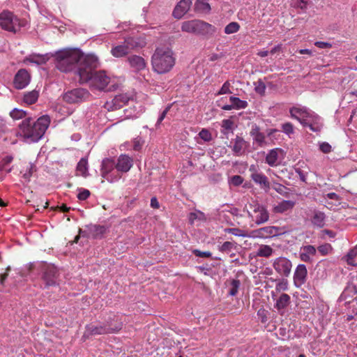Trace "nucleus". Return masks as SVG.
<instances>
[{
    "instance_id": "1",
    "label": "nucleus",
    "mask_w": 357,
    "mask_h": 357,
    "mask_svg": "<svg viewBox=\"0 0 357 357\" xmlns=\"http://www.w3.org/2000/svg\"><path fill=\"white\" fill-rule=\"evenodd\" d=\"M83 62L84 66H82L79 70V83L88 84L91 89L104 90L110 82V78L105 71L96 70L98 65L97 56L89 54V56L82 60Z\"/></svg>"
},
{
    "instance_id": "2",
    "label": "nucleus",
    "mask_w": 357,
    "mask_h": 357,
    "mask_svg": "<svg viewBox=\"0 0 357 357\" xmlns=\"http://www.w3.org/2000/svg\"><path fill=\"white\" fill-rule=\"evenodd\" d=\"M54 56L58 70L64 73L75 70L79 77V70L84 64L82 60L89 54H83L79 49L66 48L56 52Z\"/></svg>"
},
{
    "instance_id": "3",
    "label": "nucleus",
    "mask_w": 357,
    "mask_h": 357,
    "mask_svg": "<svg viewBox=\"0 0 357 357\" xmlns=\"http://www.w3.org/2000/svg\"><path fill=\"white\" fill-rule=\"evenodd\" d=\"M50 123L47 115L38 118L36 121L31 117L24 119L19 125L18 135L28 143L37 142L44 135Z\"/></svg>"
},
{
    "instance_id": "4",
    "label": "nucleus",
    "mask_w": 357,
    "mask_h": 357,
    "mask_svg": "<svg viewBox=\"0 0 357 357\" xmlns=\"http://www.w3.org/2000/svg\"><path fill=\"white\" fill-rule=\"evenodd\" d=\"M154 71L159 74L168 73L175 64L173 52L167 47L157 48L151 58Z\"/></svg>"
},
{
    "instance_id": "5",
    "label": "nucleus",
    "mask_w": 357,
    "mask_h": 357,
    "mask_svg": "<svg viewBox=\"0 0 357 357\" xmlns=\"http://www.w3.org/2000/svg\"><path fill=\"white\" fill-rule=\"evenodd\" d=\"M181 31L197 36H211L216 29L212 24L200 20H191L182 22Z\"/></svg>"
},
{
    "instance_id": "6",
    "label": "nucleus",
    "mask_w": 357,
    "mask_h": 357,
    "mask_svg": "<svg viewBox=\"0 0 357 357\" xmlns=\"http://www.w3.org/2000/svg\"><path fill=\"white\" fill-rule=\"evenodd\" d=\"M25 24V21L19 20L11 12L3 11L0 14V26L6 31L16 32Z\"/></svg>"
},
{
    "instance_id": "7",
    "label": "nucleus",
    "mask_w": 357,
    "mask_h": 357,
    "mask_svg": "<svg viewBox=\"0 0 357 357\" xmlns=\"http://www.w3.org/2000/svg\"><path fill=\"white\" fill-rule=\"evenodd\" d=\"M115 160L112 158H105L101 164V176L109 183H114L121 178V175L115 167Z\"/></svg>"
},
{
    "instance_id": "8",
    "label": "nucleus",
    "mask_w": 357,
    "mask_h": 357,
    "mask_svg": "<svg viewBox=\"0 0 357 357\" xmlns=\"http://www.w3.org/2000/svg\"><path fill=\"white\" fill-rule=\"evenodd\" d=\"M91 94L89 91L83 88H76L65 92L62 98L68 104H79L89 99Z\"/></svg>"
},
{
    "instance_id": "9",
    "label": "nucleus",
    "mask_w": 357,
    "mask_h": 357,
    "mask_svg": "<svg viewBox=\"0 0 357 357\" xmlns=\"http://www.w3.org/2000/svg\"><path fill=\"white\" fill-rule=\"evenodd\" d=\"M42 271V280L45 287L55 286L57 284L59 277V271L56 266L52 264H40Z\"/></svg>"
},
{
    "instance_id": "10",
    "label": "nucleus",
    "mask_w": 357,
    "mask_h": 357,
    "mask_svg": "<svg viewBox=\"0 0 357 357\" xmlns=\"http://www.w3.org/2000/svg\"><path fill=\"white\" fill-rule=\"evenodd\" d=\"M252 211H248V216L257 225L266 222L269 219V213L267 209L261 204L254 202L249 204Z\"/></svg>"
},
{
    "instance_id": "11",
    "label": "nucleus",
    "mask_w": 357,
    "mask_h": 357,
    "mask_svg": "<svg viewBox=\"0 0 357 357\" xmlns=\"http://www.w3.org/2000/svg\"><path fill=\"white\" fill-rule=\"evenodd\" d=\"M137 47L138 43L133 38H128L121 44L112 47L111 54L116 58L123 57Z\"/></svg>"
},
{
    "instance_id": "12",
    "label": "nucleus",
    "mask_w": 357,
    "mask_h": 357,
    "mask_svg": "<svg viewBox=\"0 0 357 357\" xmlns=\"http://www.w3.org/2000/svg\"><path fill=\"white\" fill-rule=\"evenodd\" d=\"M272 266L276 273L282 277L287 278L291 274L292 263L287 257H279L275 259Z\"/></svg>"
},
{
    "instance_id": "13",
    "label": "nucleus",
    "mask_w": 357,
    "mask_h": 357,
    "mask_svg": "<svg viewBox=\"0 0 357 357\" xmlns=\"http://www.w3.org/2000/svg\"><path fill=\"white\" fill-rule=\"evenodd\" d=\"M285 153L280 148H275L268 151L266 156V162L271 167H275L280 164L284 158Z\"/></svg>"
},
{
    "instance_id": "14",
    "label": "nucleus",
    "mask_w": 357,
    "mask_h": 357,
    "mask_svg": "<svg viewBox=\"0 0 357 357\" xmlns=\"http://www.w3.org/2000/svg\"><path fill=\"white\" fill-rule=\"evenodd\" d=\"M130 100V98L126 94L116 95L113 99L107 101L104 107L108 111H114L121 108Z\"/></svg>"
},
{
    "instance_id": "15",
    "label": "nucleus",
    "mask_w": 357,
    "mask_h": 357,
    "mask_svg": "<svg viewBox=\"0 0 357 357\" xmlns=\"http://www.w3.org/2000/svg\"><path fill=\"white\" fill-rule=\"evenodd\" d=\"M31 76L26 69H20L14 77L13 84L15 89H22L30 82Z\"/></svg>"
},
{
    "instance_id": "16",
    "label": "nucleus",
    "mask_w": 357,
    "mask_h": 357,
    "mask_svg": "<svg viewBox=\"0 0 357 357\" xmlns=\"http://www.w3.org/2000/svg\"><path fill=\"white\" fill-rule=\"evenodd\" d=\"M115 167H116L119 174L122 176V174L128 172L132 167L133 161L132 158L126 154H121L115 161Z\"/></svg>"
},
{
    "instance_id": "17",
    "label": "nucleus",
    "mask_w": 357,
    "mask_h": 357,
    "mask_svg": "<svg viewBox=\"0 0 357 357\" xmlns=\"http://www.w3.org/2000/svg\"><path fill=\"white\" fill-rule=\"evenodd\" d=\"M303 126L309 128L313 132H319L322 128L323 123L321 119L311 111Z\"/></svg>"
},
{
    "instance_id": "18",
    "label": "nucleus",
    "mask_w": 357,
    "mask_h": 357,
    "mask_svg": "<svg viewBox=\"0 0 357 357\" xmlns=\"http://www.w3.org/2000/svg\"><path fill=\"white\" fill-rule=\"evenodd\" d=\"M307 270L306 266L303 264H298L294 273V283L296 287H301L307 280Z\"/></svg>"
},
{
    "instance_id": "19",
    "label": "nucleus",
    "mask_w": 357,
    "mask_h": 357,
    "mask_svg": "<svg viewBox=\"0 0 357 357\" xmlns=\"http://www.w3.org/2000/svg\"><path fill=\"white\" fill-rule=\"evenodd\" d=\"M316 254L317 249L314 246L311 245H303L300 248L299 257L303 262L312 263Z\"/></svg>"
},
{
    "instance_id": "20",
    "label": "nucleus",
    "mask_w": 357,
    "mask_h": 357,
    "mask_svg": "<svg viewBox=\"0 0 357 357\" xmlns=\"http://www.w3.org/2000/svg\"><path fill=\"white\" fill-rule=\"evenodd\" d=\"M310 112L305 107H294L289 110L291 116L298 120L302 125L305 123Z\"/></svg>"
},
{
    "instance_id": "21",
    "label": "nucleus",
    "mask_w": 357,
    "mask_h": 357,
    "mask_svg": "<svg viewBox=\"0 0 357 357\" xmlns=\"http://www.w3.org/2000/svg\"><path fill=\"white\" fill-rule=\"evenodd\" d=\"M192 0H181L173 10V16L176 19H181L190 9Z\"/></svg>"
},
{
    "instance_id": "22",
    "label": "nucleus",
    "mask_w": 357,
    "mask_h": 357,
    "mask_svg": "<svg viewBox=\"0 0 357 357\" xmlns=\"http://www.w3.org/2000/svg\"><path fill=\"white\" fill-rule=\"evenodd\" d=\"M248 146V142L245 141L241 137L236 136L234 141L232 151L236 155L240 156L245 153Z\"/></svg>"
},
{
    "instance_id": "23",
    "label": "nucleus",
    "mask_w": 357,
    "mask_h": 357,
    "mask_svg": "<svg viewBox=\"0 0 357 357\" xmlns=\"http://www.w3.org/2000/svg\"><path fill=\"white\" fill-rule=\"evenodd\" d=\"M296 203L292 200H282L274 205L273 212L275 213H284L290 211L294 207Z\"/></svg>"
},
{
    "instance_id": "24",
    "label": "nucleus",
    "mask_w": 357,
    "mask_h": 357,
    "mask_svg": "<svg viewBox=\"0 0 357 357\" xmlns=\"http://www.w3.org/2000/svg\"><path fill=\"white\" fill-rule=\"evenodd\" d=\"M250 178L256 184L259 185L261 189L264 190L266 192L270 189L268 178L262 172L255 174L253 176H250Z\"/></svg>"
},
{
    "instance_id": "25",
    "label": "nucleus",
    "mask_w": 357,
    "mask_h": 357,
    "mask_svg": "<svg viewBox=\"0 0 357 357\" xmlns=\"http://www.w3.org/2000/svg\"><path fill=\"white\" fill-rule=\"evenodd\" d=\"M111 332V329L105 326H96L90 324L86 326L85 335H102L107 334Z\"/></svg>"
},
{
    "instance_id": "26",
    "label": "nucleus",
    "mask_w": 357,
    "mask_h": 357,
    "mask_svg": "<svg viewBox=\"0 0 357 357\" xmlns=\"http://www.w3.org/2000/svg\"><path fill=\"white\" fill-rule=\"evenodd\" d=\"M250 135L252 137L254 142H256L258 146L262 147L266 145L265 135L260 132V129L257 126L255 125L252 127Z\"/></svg>"
},
{
    "instance_id": "27",
    "label": "nucleus",
    "mask_w": 357,
    "mask_h": 357,
    "mask_svg": "<svg viewBox=\"0 0 357 357\" xmlns=\"http://www.w3.org/2000/svg\"><path fill=\"white\" fill-rule=\"evenodd\" d=\"M128 61L130 67L136 71L143 70L146 68V62L144 59L139 56H130L128 57Z\"/></svg>"
},
{
    "instance_id": "28",
    "label": "nucleus",
    "mask_w": 357,
    "mask_h": 357,
    "mask_svg": "<svg viewBox=\"0 0 357 357\" xmlns=\"http://www.w3.org/2000/svg\"><path fill=\"white\" fill-rule=\"evenodd\" d=\"M48 59L49 57L47 54H31L25 57L24 62H29L36 63L37 65H41L45 63L48 61Z\"/></svg>"
},
{
    "instance_id": "29",
    "label": "nucleus",
    "mask_w": 357,
    "mask_h": 357,
    "mask_svg": "<svg viewBox=\"0 0 357 357\" xmlns=\"http://www.w3.org/2000/svg\"><path fill=\"white\" fill-rule=\"evenodd\" d=\"M208 0H197L195 3V10L201 13H208L211 10V6L208 3Z\"/></svg>"
},
{
    "instance_id": "30",
    "label": "nucleus",
    "mask_w": 357,
    "mask_h": 357,
    "mask_svg": "<svg viewBox=\"0 0 357 357\" xmlns=\"http://www.w3.org/2000/svg\"><path fill=\"white\" fill-rule=\"evenodd\" d=\"M189 222L190 224H198L201 222H204L206 220V217L205 214L200 211H196L195 212H192L189 214Z\"/></svg>"
},
{
    "instance_id": "31",
    "label": "nucleus",
    "mask_w": 357,
    "mask_h": 357,
    "mask_svg": "<svg viewBox=\"0 0 357 357\" xmlns=\"http://www.w3.org/2000/svg\"><path fill=\"white\" fill-rule=\"evenodd\" d=\"M274 252V250L268 245H260L258 248L256 255L257 257H270Z\"/></svg>"
},
{
    "instance_id": "32",
    "label": "nucleus",
    "mask_w": 357,
    "mask_h": 357,
    "mask_svg": "<svg viewBox=\"0 0 357 357\" xmlns=\"http://www.w3.org/2000/svg\"><path fill=\"white\" fill-rule=\"evenodd\" d=\"M325 214L321 211H315L312 218V223L317 227H323L325 225Z\"/></svg>"
},
{
    "instance_id": "33",
    "label": "nucleus",
    "mask_w": 357,
    "mask_h": 357,
    "mask_svg": "<svg viewBox=\"0 0 357 357\" xmlns=\"http://www.w3.org/2000/svg\"><path fill=\"white\" fill-rule=\"evenodd\" d=\"M278 229L275 227H264L258 230V234L262 237L268 236H275L278 234Z\"/></svg>"
},
{
    "instance_id": "34",
    "label": "nucleus",
    "mask_w": 357,
    "mask_h": 357,
    "mask_svg": "<svg viewBox=\"0 0 357 357\" xmlns=\"http://www.w3.org/2000/svg\"><path fill=\"white\" fill-rule=\"evenodd\" d=\"M90 234L93 238H100L105 233L106 228L101 225H92L89 228Z\"/></svg>"
},
{
    "instance_id": "35",
    "label": "nucleus",
    "mask_w": 357,
    "mask_h": 357,
    "mask_svg": "<svg viewBox=\"0 0 357 357\" xmlns=\"http://www.w3.org/2000/svg\"><path fill=\"white\" fill-rule=\"evenodd\" d=\"M290 296L287 294H282L280 298L278 299L275 307L278 310L284 309L289 303Z\"/></svg>"
},
{
    "instance_id": "36",
    "label": "nucleus",
    "mask_w": 357,
    "mask_h": 357,
    "mask_svg": "<svg viewBox=\"0 0 357 357\" xmlns=\"http://www.w3.org/2000/svg\"><path fill=\"white\" fill-rule=\"evenodd\" d=\"M230 102L232 103V107L236 109H245L248 107V102L245 100H242L237 97L231 96L229 98Z\"/></svg>"
},
{
    "instance_id": "37",
    "label": "nucleus",
    "mask_w": 357,
    "mask_h": 357,
    "mask_svg": "<svg viewBox=\"0 0 357 357\" xmlns=\"http://www.w3.org/2000/svg\"><path fill=\"white\" fill-rule=\"evenodd\" d=\"M38 98V92L34 90L25 93L23 100L24 102L31 105L35 103L37 101Z\"/></svg>"
},
{
    "instance_id": "38",
    "label": "nucleus",
    "mask_w": 357,
    "mask_h": 357,
    "mask_svg": "<svg viewBox=\"0 0 357 357\" xmlns=\"http://www.w3.org/2000/svg\"><path fill=\"white\" fill-rule=\"evenodd\" d=\"M222 132L225 135L232 132L234 128V123L231 119H224L222 121Z\"/></svg>"
},
{
    "instance_id": "39",
    "label": "nucleus",
    "mask_w": 357,
    "mask_h": 357,
    "mask_svg": "<svg viewBox=\"0 0 357 357\" xmlns=\"http://www.w3.org/2000/svg\"><path fill=\"white\" fill-rule=\"evenodd\" d=\"M241 282L238 280H232L229 286V295L234 296L237 294Z\"/></svg>"
},
{
    "instance_id": "40",
    "label": "nucleus",
    "mask_w": 357,
    "mask_h": 357,
    "mask_svg": "<svg viewBox=\"0 0 357 357\" xmlns=\"http://www.w3.org/2000/svg\"><path fill=\"white\" fill-rule=\"evenodd\" d=\"M87 160L82 158L77 164V170L82 176L86 177L87 176Z\"/></svg>"
},
{
    "instance_id": "41",
    "label": "nucleus",
    "mask_w": 357,
    "mask_h": 357,
    "mask_svg": "<svg viewBox=\"0 0 357 357\" xmlns=\"http://www.w3.org/2000/svg\"><path fill=\"white\" fill-rule=\"evenodd\" d=\"M239 29L240 25L236 22H231L225 27V33L226 34H232L238 32Z\"/></svg>"
},
{
    "instance_id": "42",
    "label": "nucleus",
    "mask_w": 357,
    "mask_h": 357,
    "mask_svg": "<svg viewBox=\"0 0 357 357\" xmlns=\"http://www.w3.org/2000/svg\"><path fill=\"white\" fill-rule=\"evenodd\" d=\"M10 115L13 119L18 120L23 118L26 119V113L22 109L15 108L10 112Z\"/></svg>"
},
{
    "instance_id": "43",
    "label": "nucleus",
    "mask_w": 357,
    "mask_h": 357,
    "mask_svg": "<svg viewBox=\"0 0 357 357\" xmlns=\"http://www.w3.org/2000/svg\"><path fill=\"white\" fill-rule=\"evenodd\" d=\"M13 160V158L10 155L6 156L0 162V172L1 171H6V173H9L11 171V169H6V166L8 164H10Z\"/></svg>"
},
{
    "instance_id": "44",
    "label": "nucleus",
    "mask_w": 357,
    "mask_h": 357,
    "mask_svg": "<svg viewBox=\"0 0 357 357\" xmlns=\"http://www.w3.org/2000/svg\"><path fill=\"white\" fill-rule=\"evenodd\" d=\"M234 243L230 241H225L222 243L221 246H220L219 250L222 252H225L229 254L234 248Z\"/></svg>"
},
{
    "instance_id": "45",
    "label": "nucleus",
    "mask_w": 357,
    "mask_h": 357,
    "mask_svg": "<svg viewBox=\"0 0 357 357\" xmlns=\"http://www.w3.org/2000/svg\"><path fill=\"white\" fill-rule=\"evenodd\" d=\"M227 231L232 235L236 236H242V237L248 236V234L245 231L240 229L238 228H230V229H227Z\"/></svg>"
},
{
    "instance_id": "46",
    "label": "nucleus",
    "mask_w": 357,
    "mask_h": 357,
    "mask_svg": "<svg viewBox=\"0 0 357 357\" xmlns=\"http://www.w3.org/2000/svg\"><path fill=\"white\" fill-rule=\"evenodd\" d=\"M332 249V246L329 243H325L318 247V251L324 256L331 252Z\"/></svg>"
},
{
    "instance_id": "47",
    "label": "nucleus",
    "mask_w": 357,
    "mask_h": 357,
    "mask_svg": "<svg viewBox=\"0 0 357 357\" xmlns=\"http://www.w3.org/2000/svg\"><path fill=\"white\" fill-rule=\"evenodd\" d=\"M36 171V166L33 164H29L28 167V171L25 172L22 177L25 179L26 181H29L32 174Z\"/></svg>"
},
{
    "instance_id": "48",
    "label": "nucleus",
    "mask_w": 357,
    "mask_h": 357,
    "mask_svg": "<svg viewBox=\"0 0 357 357\" xmlns=\"http://www.w3.org/2000/svg\"><path fill=\"white\" fill-rule=\"evenodd\" d=\"M231 84L229 81H226L222 86L220 91L218 92V95L231 93L230 91Z\"/></svg>"
},
{
    "instance_id": "49",
    "label": "nucleus",
    "mask_w": 357,
    "mask_h": 357,
    "mask_svg": "<svg viewBox=\"0 0 357 357\" xmlns=\"http://www.w3.org/2000/svg\"><path fill=\"white\" fill-rule=\"evenodd\" d=\"M199 136L202 139H203L204 142H209L211 139V132L206 130V129H202L199 133Z\"/></svg>"
},
{
    "instance_id": "50",
    "label": "nucleus",
    "mask_w": 357,
    "mask_h": 357,
    "mask_svg": "<svg viewBox=\"0 0 357 357\" xmlns=\"http://www.w3.org/2000/svg\"><path fill=\"white\" fill-rule=\"evenodd\" d=\"M268 312L264 308H260L257 311V316L262 323H266L268 321Z\"/></svg>"
},
{
    "instance_id": "51",
    "label": "nucleus",
    "mask_w": 357,
    "mask_h": 357,
    "mask_svg": "<svg viewBox=\"0 0 357 357\" xmlns=\"http://www.w3.org/2000/svg\"><path fill=\"white\" fill-rule=\"evenodd\" d=\"M90 196V192L89 190L86 189H79V192L77 195V198L79 200L84 201L88 199V197Z\"/></svg>"
},
{
    "instance_id": "52",
    "label": "nucleus",
    "mask_w": 357,
    "mask_h": 357,
    "mask_svg": "<svg viewBox=\"0 0 357 357\" xmlns=\"http://www.w3.org/2000/svg\"><path fill=\"white\" fill-rule=\"evenodd\" d=\"M282 132L287 135H290L294 132V127L291 123H285L282 125Z\"/></svg>"
},
{
    "instance_id": "53",
    "label": "nucleus",
    "mask_w": 357,
    "mask_h": 357,
    "mask_svg": "<svg viewBox=\"0 0 357 357\" xmlns=\"http://www.w3.org/2000/svg\"><path fill=\"white\" fill-rule=\"evenodd\" d=\"M243 178L239 175L233 176L231 178L230 182L234 186H238L242 184Z\"/></svg>"
},
{
    "instance_id": "54",
    "label": "nucleus",
    "mask_w": 357,
    "mask_h": 357,
    "mask_svg": "<svg viewBox=\"0 0 357 357\" xmlns=\"http://www.w3.org/2000/svg\"><path fill=\"white\" fill-rule=\"evenodd\" d=\"M357 255V249L350 250L347 255V260L348 264H353V260Z\"/></svg>"
},
{
    "instance_id": "55",
    "label": "nucleus",
    "mask_w": 357,
    "mask_h": 357,
    "mask_svg": "<svg viewBox=\"0 0 357 357\" xmlns=\"http://www.w3.org/2000/svg\"><path fill=\"white\" fill-rule=\"evenodd\" d=\"M170 109V106H167L165 109L164 111L160 114V115L159 116L158 119V121L156 122V124H155V126L158 128L160 124L161 123V122L164 120V119L165 118L167 112H169Z\"/></svg>"
},
{
    "instance_id": "56",
    "label": "nucleus",
    "mask_w": 357,
    "mask_h": 357,
    "mask_svg": "<svg viewBox=\"0 0 357 357\" xmlns=\"http://www.w3.org/2000/svg\"><path fill=\"white\" fill-rule=\"evenodd\" d=\"M295 6L301 10H305L307 6L306 0H294Z\"/></svg>"
},
{
    "instance_id": "57",
    "label": "nucleus",
    "mask_w": 357,
    "mask_h": 357,
    "mask_svg": "<svg viewBox=\"0 0 357 357\" xmlns=\"http://www.w3.org/2000/svg\"><path fill=\"white\" fill-rule=\"evenodd\" d=\"M193 253L195 256L202 258H208L211 256V253L210 252H202L199 250H194Z\"/></svg>"
},
{
    "instance_id": "58",
    "label": "nucleus",
    "mask_w": 357,
    "mask_h": 357,
    "mask_svg": "<svg viewBox=\"0 0 357 357\" xmlns=\"http://www.w3.org/2000/svg\"><path fill=\"white\" fill-rule=\"evenodd\" d=\"M320 150L324 153H328L331 151V146L327 142H323L320 144Z\"/></svg>"
},
{
    "instance_id": "59",
    "label": "nucleus",
    "mask_w": 357,
    "mask_h": 357,
    "mask_svg": "<svg viewBox=\"0 0 357 357\" xmlns=\"http://www.w3.org/2000/svg\"><path fill=\"white\" fill-rule=\"evenodd\" d=\"M314 45L315 46L321 49L331 48L332 47V45L331 43L322 41H317L315 42Z\"/></svg>"
},
{
    "instance_id": "60",
    "label": "nucleus",
    "mask_w": 357,
    "mask_h": 357,
    "mask_svg": "<svg viewBox=\"0 0 357 357\" xmlns=\"http://www.w3.org/2000/svg\"><path fill=\"white\" fill-rule=\"evenodd\" d=\"M276 290L278 291H281V290H283V291H285L287 289V282L285 281V280H282V281H280L277 284H276Z\"/></svg>"
},
{
    "instance_id": "61",
    "label": "nucleus",
    "mask_w": 357,
    "mask_h": 357,
    "mask_svg": "<svg viewBox=\"0 0 357 357\" xmlns=\"http://www.w3.org/2000/svg\"><path fill=\"white\" fill-rule=\"evenodd\" d=\"M273 188L278 192L280 194H282L284 192V190L285 189V187L280 183H275L273 185Z\"/></svg>"
},
{
    "instance_id": "62",
    "label": "nucleus",
    "mask_w": 357,
    "mask_h": 357,
    "mask_svg": "<svg viewBox=\"0 0 357 357\" xmlns=\"http://www.w3.org/2000/svg\"><path fill=\"white\" fill-rule=\"evenodd\" d=\"M249 172H250V176H253L255 174H259V172L257 169V167L255 165H252L249 167Z\"/></svg>"
},
{
    "instance_id": "63",
    "label": "nucleus",
    "mask_w": 357,
    "mask_h": 357,
    "mask_svg": "<svg viewBox=\"0 0 357 357\" xmlns=\"http://www.w3.org/2000/svg\"><path fill=\"white\" fill-rule=\"evenodd\" d=\"M151 206L153 208H158L160 205L156 197H152L151 199Z\"/></svg>"
},
{
    "instance_id": "64",
    "label": "nucleus",
    "mask_w": 357,
    "mask_h": 357,
    "mask_svg": "<svg viewBox=\"0 0 357 357\" xmlns=\"http://www.w3.org/2000/svg\"><path fill=\"white\" fill-rule=\"evenodd\" d=\"M142 144L139 139H135L133 142V149L135 151H138L141 149Z\"/></svg>"
}]
</instances>
